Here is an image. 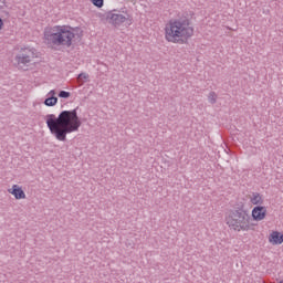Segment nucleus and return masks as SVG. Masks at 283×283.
<instances>
[{"mask_svg":"<svg viewBox=\"0 0 283 283\" xmlns=\"http://www.w3.org/2000/svg\"><path fill=\"white\" fill-rule=\"evenodd\" d=\"M81 125L78 107L72 111H62L57 117L54 114L46 115V127L52 136L61 143H65V140H67V134L78 132Z\"/></svg>","mask_w":283,"mask_h":283,"instance_id":"f257e3e1","label":"nucleus"},{"mask_svg":"<svg viewBox=\"0 0 283 283\" xmlns=\"http://www.w3.org/2000/svg\"><path fill=\"white\" fill-rule=\"evenodd\" d=\"M76 29L70 25H54L53 28L44 29L43 42L51 50L59 48H72Z\"/></svg>","mask_w":283,"mask_h":283,"instance_id":"f03ea898","label":"nucleus"},{"mask_svg":"<svg viewBox=\"0 0 283 283\" xmlns=\"http://www.w3.org/2000/svg\"><path fill=\"white\" fill-rule=\"evenodd\" d=\"M166 39L170 43H187L188 39L193 36V29L191 28V22L187 18H180L170 22L166 27Z\"/></svg>","mask_w":283,"mask_h":283,"instance_id":"7ed1b4c3","label":"nucleus"},{"mask_svg":"<svg viewBox=\"0 0 283 283\" xmlns=\"http://www.w3.org/2000/svg\"><path fill=\"white\" fill-rule=\"evenodd\" d=\"M249 220H251L249 210L244 209V203L240 202L229 212L227 224L233 229V231H249V229H251Z\"/></svg>","mask_w":283,"mask_h":283,"instance_id":"20e7f679","label":"nucleus"},{"mask_svg":"<svg viewBox=\"0 0 283 283\" xmlns=\"http://www.w3.org/2000/svg\"><path fill=\"white\" fill-rule=\"evenodd\" d=\"M34 59H36V49L24 46L20 49L19 53L15 55L14 61L18 70H23V72H27L28 67H30Z\"/></svg>","mask_w":283,"mask_h":283,"instance_id":"39448f33","label":"nucleus"},{"mask_svg":"<svg viewBox=\"0 0 283 283\" xmlns=\"http://www.w3.org/2000/svg\"><path fill=\"white\" fill-rule=\"evenodd\" d=\"M105 19L107 23L113 25V28H120L123 23H128V25H132V17L127 12H120L116 9L111 10L105 13Z\"/></svg>","mask_w":283,"mask_h":283,"instance_id":"423d86ee","label":"nucleus"},{"mask_svg":"<svg viewBox=\"0 0 283 283\" xmlns=\"http://www.w3.org/2000/svg\"><path fill=\"white\" fill-rule=\"evenodd\" d=\"M252 218L256 222H260L266 218V207L264 206H256L252 209Z\"/></svg>","mask_w":283,"mask_h":283,"instance_id":"0eeeda50","label":"nucleus"},{"mask_svg":"<svg viewBox=\"0 0 283 283\" xmlns=\"http://www.w3.org/2000/svg\"><path fill=\"white\" fill-rule=\"evenodd\" d=\"M10 193H12V196H14L15 200H23V199H25V192L18 185H13L12 186V190L10 191Z\"/></svg>","mask_w":283,"mask_h":283,"instance_id":"6e6552de","label":"nucleus"},{"mask_svg":"<svg viewBox=\"0 0 283 283\" xmlns=\"http://www.w3.org/2000/svg\"><path fill=\"white\" fill-rule=\"evenodd\" d=\"M269 242H271V244H282L283 243L282 232L273 231L269 237Z\"/></svg>","mask_w":283,"mask_h":283,"instance_id":"1a4fd4ad","label":"nucleus"},{"mask_svg":"<svg viewBox=\"0 0 283 283\" xmlns=\"http://www.w3.org/2000/svg\"><path fill=\"white\" fill-rule=\"evenodd\" d=\"M250 202L252 205H263L264 200L262 199V196L259 192H253L252 197L250 198Z\"/></svg>","mask_w":283,"mask_h":283,"instance_id":"9d476101","label":"nucleus"},{"mask_svg":"<svg viewBox=\"0 0 283 283\" xmlns=\"http://www.w3.org/2000/svg\"><path fill=\"white\" fill-rule=\"evenodd\" d=\"M57 103H59V97L54 95L46 97L44 101V105H46V107H54V105H56Z\"/></svg>","mask_w":283,"mask_h":283,"instance_id":"9b49d317","label":"nucleus"},{"mask_svg":"<svg viewBox=\"0 0 283 283\" xmlns=\"http://www.w3.org/2000/svg\"><path fill=\"white\" fill-rule=\"evenodd\" d=\"M217 98H218V95L216 94V92H210L209 95H208V101L211 105H216L217 103Z\"/></svg>","mask_w":283,"mask_h":283,"instance_id":"f8f14e48","label":"nucleus"},{"mask_svg":"<svg viewBox=\"0 0 283 283\" xmlns=\"http://www.w3.org/2000/svg\"><path fill=\"white\" fill-rule=\"evenodd\" d=\"M57 96L60 98H70V96H72V93L67 92V91H60Z\"/></svg>","mask_w":283,"mask_h":283,"instance_id":"ddd939ff","label":"nucleus"},{"mask_svg":"<svg viewBox=\"0 0 283 283\" xmlns=\"http://www.w3.org/2000/svg\"><path fill=\"white\" fill-rule=\"evenodd\" d=\"M92 3L95 8H103L105 0H92Z\"/></svg>","mask_w":283,"mask_h":283,"instance_id":"4468645a","label":"nucleus"},{"mask_svg":"<svg viewBox=\"0 0 283 283\" xmlns=\"http://www.w3.org/2000/svg\"><path fill=\"white\" fill-rule=\"evenodd\" d=\"M77 78H88V75L85 74V73H80V74L77 75Z\"/></svg>","mask_w":283,"mask_h":283,"instance_id":"2eb2a0df","label":"nucleus"},{"mask_svg":"<svg viewBox=\"0 0 283 283\" xmlns=\"http://www.w3.org/2000/svg\"><path fill=\"white\" fill-rule=\"evenodd\" d=\"M3 8H7L6 0H3L0 4V12L3 10Z\"/></svg>","mask_w":283,"mask_h":283,"instance_id":"dca6fc26","label":"nucleus"},{"mask_svg":"<svg viewBox=\"0 0 283 283\" xmlns=\"http://www.w3.org/2000/svg\"><path fill=\"white\" fill-rule=\"evenodd\" d=\"M55 94H56V91H54V90H52V91L49 92V95H50V96H55Z\"/></svg>","mask_w":283,"mask_h":283,"instance_id":"f3484780","label":"nucleus"},{"mask_svg":"<svg viewBox=\"0 0 283 283\" xmlns=\"http://www.w3.org/2000/svg\"><path fill=\"white\" fill-rule=\"evenodd\" d=\"M0 30H3V19L0 18Z\"/></svg>","mask_w":283,"mask_h":283,"instance_id":"a211bd4d","label":"nucleus"},{"mask_svg":"<svg viewBox=\"0 0 283 283\" xmlns=\"http://www.w3.org/2000/svg\"><path fill=\"white\" fill-rule=\"evenodd\" d=\"M4 14L8 17V14H10L9 12H4Z\"/></svg>","mask_w":283,"mask_h":283,"instance_id":"6ab92c4d","label":"nucleus"},{"mask_svg":"<svg viewBox=\"0 0 283 283\" xmlns=\"http://www.w3.org/2000/svg\"><path fill=\"white\" fill-rule=\"evenodd\" d=\"M279 283H283V280H282V281H280Z\"/></svg>","mask_w":283,"mask_h":283,"instance_id":"aec40b11","label":"nucleus"}]
</instances>
